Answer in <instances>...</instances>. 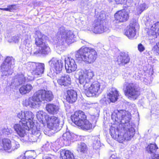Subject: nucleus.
Wrapping results in <instances>:
<instances>
[{
	"label": "nucleus",
	"instance_id": "21",
	"mask_svg": "<svg viewBox=\"0 0 159 159\" xmlns=\"http://www.w3.org/2000/svg\"><path fill=\"white\" fill-rule=\"evenodd\" d=\"M66 100L69 102H75L77 99V94L76 91L73 90H68L67 92Z\"/></svg>",
	"mask_w": 159,
	"mask_h": 159
},
{
	"label": "nucleus",
	"instance_id": "28",
	"mask_svg": "<svg viewBox=\"0 0 159 159\" xmlns=\"http://www.w3.org/2000/svg\"><path fill=\"white\" fill-rule=\"evenodd\" d=\"M158 149V148L156 144H151L147 147L146 150L152 156L157 153Z\"/></svg>",
	"mask_w": 159,
	"mask_h": 159
},
{
	"label": "nucleus",
	"instance_id": "36",
	"mask_svg": "<svg viewBox=\"0 0 159 159\" xmlns=\"http://www.w3.org/2000/svg\"><path fill=\"white\" fill-rule=\"evenodd\" d=\"M99 139L97 136L94 137V140L93 143V147L95 149H98L101 147V143L100 140H98Z\"/></svg>",
	"mask_w": 159,
	"mask_h": 159
},
{
	"label": "nucleus",
	"instance_id": "32",
	"mask_svg": "<svg viewBox=\"0 0 159 159\" xmlns=\"http://www.w3.org/2000/svg\"><path fill=\"white\" fill-rule=\"evenodd\" d=\"M87 147L85 143H81L78 144L77 150L78 152L85 154L87 151Z\"/></svg>",
	"mask_w": 159,
	"mask_h": 159
},
{
	"label": "nucleus",
	"instance_id": "47",
	"mask_svg": "<svg viewBox=\"0 0 159 159\" xmlns=\"http://www.w3.org/2000/svg\"><path fill=\"white\" fill-rule=\"evenodd\" d=\"M7 7L10 11V10L13 9H14L16 8V5H11L8 6Z\"/></svg>",
	"mask_w": 159,
	"mask_h": 159
},
{
	"label": "nucleus",
	"instance_id": "26",
	"mask_svg": "<svg viewBox=\"0 0 159 159\" xmlns=\"http://www.w3.org/2000/svg\"><path fill=\"white\" fill-rule=\"evenodd\" d=\"M149 34L151 35L159 34V22L154 24L151 27L149 32Z\"/></svg>",
	"mask_w": 159,
	"mask_h": 159
},
{
	"label": "nucleus",
	"instance_id": "45",
	"mask_svg": "<svg viewBox=\"0 0 159 159\" xmlns=\"http://www.w3.org/2000/svg\"><path fill=\"white\" fill-rule=\"evenodd\" d=\"M152 159H159V154L158 152H157V153H156L152 156H151Z\"/></svg>",
	"mask_w": 159,
	"mask_h": 159
},
{
	"label": "nucleus",
	"instance_id": "13",
	"mask_svg": "<svg viewBox=\"0 0 159 159\" xmlns=\"http://www.w3.org/2000/svg\"><path fill=\"white\" fill-rule=\"evenodd\" d=\"M103 20H95L93 26L89 29L95 33H102L105 32H108V28L103 25Z\"/></svg>",
	"mask_w": 159,
	"mask_h": 159
},
{
	"label": "nucleus",
	"instance_id": "14",
	"mask_svg": "<svg viewBox=\"0 0 159 159\" xmlns=\"http://www.w3.org/2000/svg\"><path fill=\"white\" fill-rule=\"evenodd\" d=\"M34 118V115L32 112L27 111H25V120L28 121L27 123L29 124L31 131L32 133L35 134L36 131L40 130V128L37 127V125H35L34 122H33Z\"/></svg>",
	"mask_w": 159,
	"mask_h": 159
},
{
	"label": "nucleus",
	"instance_id": "44",
	"mask_svg": "<svg viewBox=\"0 0 159 159\" xmlns=\"http://www.w3.org/2000/svg\"><path fill=\"white\" fill-rule=\"evenodd\" d=\"M19 37L18 36H15L12 38V40L15 43H18L19 40Z\"/></svg>",
	"mask_w": 159,
	"mask_h": 159
},
{
	"label": "nucleus",
	"instance_id": "3",
	"mask_svg": "<svg viewBox=\"0 0 159 159\" xmlns=\"http://www.w3.org/2000/svg\"><path fill=\"white\" fill-rule=\"evenodd\" d=\"M13 128L16 134L20 137V141L23 143L35 142L38 139L40 138L41 134L40 130L36 131L35 134L31 132L32 135L30 138L27 135L26 131H31V129L30 126L29 127L27 124L25 122L19 121L18 123L14 125Z\"/></svg>",
	"mask_w": 159,
	"mask_h": 159
},
{
	"label": "nucleus",
	"instance_id": "37",
	"mask_svg": "<svg viewBox=\"0 0 159 159\" xmlns=\"http://www.w3.org/2000/svg\"><path fill=\"white\" fill-rule=\"evenodd\" d=\"M20 147V145L18 142L16 141L11 142V152L17 150Z\"/></svg>",
	"mask_w": 159,
	"mask_h": 159
},
{
	"label": "nucleus",
	"instance_id": "20",
	"mask_svg": "<svg viewBox=\"0 0 159 159\" xmlns=\"http://www.w3.org/2000/svg\"><path fill=\"white\" fill-rule=\"evenodd\" d=\"M119 94L118 91L115 88H110L107 95V98L111 102H115L118 99Z\"/></svg>",
	"mask_w": 159,
	"mask_h": 159
},
{
	"label": "nucleus",
	"instance_id": "4",
	"mask_svg": "<svg viewBox=\"0 0 159 159\" xmlns=\"http://www.w3.org/2000/svg\"><path fill=\"white\" fill-rule=\"evenodd\" d=\"M97 56L96 51L91 48L82 47L77 51L75 54L76 60L83 61L88 63L93 62Z\"/></svg>",
	"mask_w": 159,
	"mask_h": 159
},
{
	"label": "nucleus",
	"instance_id": "12",
	"mask_svg": "<svg viewBox=\"0 0 159 159\" xmlns=\"http://www.w3.org/2000/svg\"><path fill=\"white\" fill-rule=\"evenodd\" d=\"M64 59L61 58V59L53 57L49 61L51 66L53 69L54 71L56 74L60 73L63 66Z\"/></svg>",
	"mask_w": 159,
	"mask_h": 159
},
{
	"label": "nucleus",
	"instance_id": "35",
	"mask_svg": "<svg viewBox=\"0 0 159 159\" xmlns=\"http://www.w3.org/2000/svg\"><path fill=\"white\" fill-rule=\"evenodd\" d=\"M62 138L65 141L69 143V142L72 139V137L70 133L67 132L63 134L62 135Z\"/></svg>",
	"mask_w": 159,
	"mask_h": 159
},
{
	"label": "nucleus",
	"instance_id": "43",
	"mask_svg": "<svg viewBox=\"0 0 159 159\" xmlns=\"http://www.w3.org/2000/svg\"><path fill=\"white\" fill-rule=\"evenodd\" d=\"M138 49L140 52H142L145 50L144 46L141 44L140 43L138 45Z\"/></svg>",
	"mask_w": 159,
	"mask_h": 159
},
{
	"label": "nucleus",
	"instance_id": "40",
	"mask_svg": "<svg viewBox=\"0 0 159 159\" xmlns=\"http://www.w3.org/2000/svg\"><path fill=\"white\" fill-rule=\"evenodd\" d=\"M152 52L156 55H159V43L153 47Z\"/></svg>",
	"mask_w": 159,
	"mask_h": 159
},
{
	"label": "nucleus",
	"instance_id": "1",
	"mask_svg": "<svg viewBox=\"0 0 159 159\" xmlns=\"http://www.w3.org/2000/svg\"><path fill=\"white\" fill-rule=\"evenodd\" d=\"M111 118L120 123L119 126L114 124L110 128V133L112 138L120 142L125 140H130L135 134L134 125L130 123L131 119L130 114L125 111L120 110L116 113H113Z\"/></svg>",
	"mask_w": 159,
	"mask_h": 159
},
{
	"label": "nucleus",
	"instance_id": "11",
	"mask_svg": "<svg viewBox=\"0 0 159 159\" xmlns=\"http://www.w3.org/2000/svg\"><path fill=\"white\" fill-rule=\"evenodd\" d=\"M125 93L129 98L136 99L140 95L139 89L136 84L129 83L126 87Z\"/></svg>",
	"mask_w": 159,
	"mask_h": 159
},
{
	"label": "nucleus",
	"instance_id": "18",
	"mask_svg": "<svg viewBox=\"0 0 159 159\" xmlns=\"http://www.w3.org/2000/svg\"><path fill=\"white\" fill-rule=\"evenodd\" d=\"M45 36L39 31H37L35 33V44L39 48L47 43L45 39Z\"/></svg>",
	"mask_w": 159,
	"mask_h": 159
},
{
	"label": "nucleus",
	"instance_id": "48",
	"mask_svg": "<svg viewBox=\"0 0 159 159\" xmlns=\"http://www.w3.org/2000/svg\"><path fill=\"white\" fill-rule=\"evenodd\" d=\"M106 100V99L105 98H103L100 100V102L103 104H107V102Z\"/></svg>",
	"mask_w": 159,
	"mask_h": 159
},
{
	"label": "nucleus",
	"instance_id": "8",
	"mask_svg": "<svg viewBox=\"0 0 159 159\" xmlns=\"http://www.w3.org/2000/svg\"><path fill=\"white\" fill-rule=\"evenodd\" d=\"M26 66L27 69L36 77L40 76L45 69L44 64L42 63L29 62L26 63Z\"/></svg>",
	"mask_w": 159,
	"mask_h": 159
},
{
	"label": "nucleus",
	"instance_id": "31",
	"mask_svg": "<svg viewBox=\"0 0 159 159\" xmlns=\"http://www.w3.org/2000/svg\"><path fill=\"white\" fill-rule=\"evenodd\" d=\"M44 94V101L50 102L53 100L54 96L51 91H46L45 90V93Z\"/></svg>",
	"mask_w": 159,
	"mask_h": 159
},
{
	"label": "nucleus",
	"instance_id": "50",
	"mask_svg": "<svg viewBox=\"0 0 159 159\" xmlns=\"http://www.w3.org/2000/svg\"><path fill=\"white\" fill-rule=\"evenodd\" d=\"M110 159H120L118 157L114 155H112L110 157Z\"/></svg>",
	"mask_w": 159,
	"mask_h": 159
},
{
	"label": "nucleus",
	"instance_id": "7",
	"mask_svg": "<svg viewBox=\"0 0 159 159\" xmlns=\"http://www.w3.org/2000/svg\"><path fill=\"white\" fill-rule=\"evenodd\" d=\"M75 36L72 31L66 30L65 28L62 26L60 28L57 34L59 41L60 42L61 41L62 44H63L65 41L68 44L73 43L75 41Z\"/></svg>",
	"mask_w": 159,
	"mask_h": 159
},
{
	"label": "nucleus",
	"instance_id": "16",
	"mask_svg": "<svg viewBox=\"0 0 159 159\" xmlns=\"http://www.w3.org/2000/svg\"><path fill=\"white\" fill-rule=\"evenodd\" d=\"M65 67L66 71L70 73L72 71H75L77 69V65L75 60L70 57H68L64 59Z\"/></svg>",
	"mask_w": 159,
	"mask_h": 159
},
{
	"label": "nucleus",
	"instance_id": "34",
	"mask_svg": "<svg viewBox=\"0 0 159 159\" xmlns=\"http://www.w3.org/2000/svg\"><path fill=\"white\" fill-rule=\"evenodd\" d=\"M31 153L30 151H26L25 153L20 156L19 159H35V158L30 154Z\"/></svg>",
	"mask_w": 159,
	"mask_h": 159
},
{
	"label": "nucleus",
	"instance_id": "38",
	"mask_svg": "<svg viewBox=\"0 0 159 159\" xmlns=\"http://www.w3.org/2000/svg\"><path fill=\"white\" fill-rule=\"evenodd\" d=\"M148 8L147 5L145 3H143L140 4L137 8V10L139 12L140 14L145 9Z\"/></svg>",
	"mask_w": 159,
	"mask_h": 159
},
{
	"label": "nucleus",
	"instance_id": "51",
	"mask_svg": "<svg viewBox=\"0 0 159 159\" xmlns=\"http://www.w3.org/2000/svg\"><path fill=\"white\" fill-rule=\"evenodd\" d=\"M0 10L6 11H9L8 7L6 8H0Z\"/></svg>",
	"mask_w": 159,
	"mask_h": 159
},
{
	"label": "nucleus",
	"instance_id": "33",
	"mask_svg": "<svg viewBox=\"0 0 159 159\" xmlns=\"http://www.w3.org/2000/svg\"><path fill=\"white\" fill-rule=\"evenodd\" d=\"M37 117L38 120L40 122L43 123V120L45 118L46 120L47 121V118H46V116L48 115H46V114L45 112L42 111H39L37 113Z\"/></svg>",
	"mask_w": 159,
	"mask_h": 159
},
{
	"label": "nucleus",
	"instance_id": "9",
	"mask_svg": "<svg viewBox=\"0 0 159 159\" xmlns=\"http://www.w3.org/2000/svg\"><path fill=\"white\" fill-rule=\"evenodd\" d=\"M47 118L48 127L50 129L57 132L60 130L64 125L63 121H61L57 117L54 116H46Z\"/></svg>",
	"mask_w": 159,
	"mask_h": 159
},
{
	"label": "nucleus",
	"instance_id": "42",
	"mask_svg": "<svg viewBox=\"0 0 159 159\" xmlns=\"http://www.w3.org/2000/svg\"><path fill=\"white\" fill-rule=\"evenodd\" d=\"M1 131L2 134L5 135H8L11 133L10 129L7 128H4Z\"/></svg>",
	"mask_w": 159,
	"mask_h": 159
},
{
	"label": "nucleus",
	"instance_id": "52",
	"mask_svg": "<svg viewBox=\"0 0 159 159\" xmlns=\"http://www.w3.org/2000/svg\"><path fill=\"white\" fill-rule=\"evenodd\" d=\"M134 0H127V1H129L130 2V3H132L133 2H134Z\"/></svg>",
	"mask_w": 159,
	"mask_h": 159
},
{
	"label": "nucleus",
	"instance_id": "24",
	"mask_svg": "<svg viewBox=\"0 0 159 159\" xmlns=\"http://www.w3.org/2000/svg\"><path fill=\"white\" fill-rule=\"evenodd\" d=\"M46 108L47 111L50 114H57L59 111L58 106L53 104L49 103L46 106Z\"/></svg>",
	"mask_w": 159,
	"mask_h": 159
},
{
	"label": "nucleus",
	"instance_id": "41",
	"mask_svg": "<svg viewBox=\"0 0 159 159\" xmlns=\"http://www.w3.org/2000/svg\"><path fill=\"white\" fill-rule=\"evenodd\" d=\"M110 2L115 1L118 4H123L127 2V0H108Z\"/></svg>",
	"mask_w": 159,
	"mask_h": 159
},
{
	"label": "nucleus",
	"instance_id": "25",
	"mask_svg": "<svg viewBox=\"0 0 159 159\" xmlns=\"http://www.w3.org/2000/svg\"><path fill=\"white\" fill-rule=\"evenodd\" d=\"M60 152V159H74L73 153L68 150H61Z\"/></svg>",
	"mask_w": 159,
	"mask_h": 159
},
{
	"label": "nucleus",
	"instance_id": "46",
	"mask_svg": "<svg viewBox=\"0 0 159 159\" xmlns=\"http://www.w3.org/2000/svg\"><path fill=\"white\" fill-rule=\"evenodd\" d=\"M105 17V14L104 13H102L100 14L99 19L100 20H104Z\"/></svg>",
	"mask_w": 159,
	"mask_h": 159
},
{
	"label": "nucleus",
	"instance_id": "17",
	"mask_svg": "<svg viewBox=\"0 0 159 159\" xmlns=\"http://www.w3.org/2000/svg\"><path fill=\"white\" fill-rule=\"evenodd\" d=\"M51 52L50 48L47 43L43 46L40 47L38 49H36L34 52V54L36 56L42 55L45 56L49 54Z\"/></svg>",
	"mask_w": 159,
	"mask_h": 159
},
{
	"label": "nucleus",
	"instance_id": "27",
	"mask_svg": "<svg viewBox=\"0 0 159 159\" xmlns=\"http://www.w3.org/2000/svg\"><path fill=\"white\" fill-rule=\"evenodd\" d=\"M2 143L3 149L9 152H11V141L8 139H4Z\"/></svg>",
	"mask_w": 159,
	"mask_h": 159
},
{
	"label": "nucleus",
	"instance_id": "49",
	"mask_svg": "<svg viewBox=\"0 0 159 159\" xmlns=\"http://www.w3.org/2000/svg\"><path fill=\"white\" fill-rule=\"evenodd\" d=\"M24 44H25V45L27 47L30 46V41L28 39H26L24 42Z\"/></svg>",
	"mask_w": 159,
	"mask_h": 159
},
{
	"label": "nucleus",
	"instance_id": "2",
	"mask_svg": "<svg viewBox=\"0 0 159 159\" xmlns=\"http://www.w3.org/2000/svg\"><path fill=\"white\" fill-rule=\"evenodd\" d=\"M78 75L79 83L84 89L85 93L88 97L98 96L106 86V83L103 81H95L90 85V82L94 75V72L91 70L85 72L80 71Z\"/></svg>",
	"mask_w": 159,
	"mask_h": 159
},
{
	"label": "nucleus",
	"instance_id": "30",
	"mask_svg": "<svg viewBox=\"0 0 159 159\" xmlns=\"http://www.w3.org/2000/svg\"><path fill=\"white\" fill-rule=\"evenodd\" d=\"M32 89L31 85L28 84L21 87L19 90L21 94H25L30 92Z\"/></svg>",
	"mask_w": 159,
	"mask_h": 159
},
{
	"label": "nucleus",
	"instance_id": "10",
	"mask_svg": "<svg viewBox=\"0 0 159 159\" xmlns=\"http://www.w3.org/2000/svg\"><path fill=\"white\" fill-rule=\"evenodd\" d=\"M15 60L12 57H7L0 66L2 75H7L12 73V67L15 64Z\"/></svg>",
	"mask_w": 159,
	"mask_h": 159
},
{
	"label": "nucleus",
	"instance_id": "29",
	"mask_svg": "<svg viewBox=\"0 0 159 159\" xmlns=\"http://www.w3.org/2000/svg\"><path fill=\"white\" fill-rule=\"evenodd\" d=\"M25 81V77L22 74H17L15 76L14 81L17 85L24 84Z\"/></svg>",
	"mask_w": 159,
	"mask_h": 159
},
{
	"label": "nucleus",
	"instance_id": "22",
	"mask_svg": "<svg viewBox=\"0 0 159 159\" xmlns=\"http://www.w3.org/2000/svg\"><path fill=\"white\" fill-rule=\"evenodd\" d=\"M57 82L61 85L68 86L71 83V78L69 75L65 74L57 80Z\"/></svg>",
	"mask_w": 159,
	"mask_h": 159
},
{
	"label": "nucleus",
	"instance_id": "6",
	"mask_svg": "<svg viewBox=\"0 0 159 159\" xmlns=\"http://www.w3.org/2000/svg\"><path fill=\"white\" fill-rule=\"evenodd\" d=\"M45 90H39L34 93L32 97L25 100V105L33 108L38 107L39 103L44 101Z\"/></svg>",
	"mask_w": 159,
	"mask_h": 159
},
{
	"label": "nucleus",
	"instance_id": "53",
	"mask_svg": "<svg viewBox=\"0 0 159 159\" xmlns=\"http://www.w3.org/2000/svg\"><path fill=\"white\" fill-rule=\"evenodd\" d=\"M2 58V56L0 54V60H1V58Z\"/></svg>",
	"mask_w": 159,
	"mask_h": 159
},
{
	"label": "nucleus",
	"instance_id": "54",
	"mask_svg": "<svg viewBox=\"0 0 159 159\" xmlns=\"http://www.w3.org/2000/svg\"><path fill=\"white\" fill-rule=\"evenodd\" d=\"M84 42H85L84 41H82V43H84Z\"/></svg>",
	"mask_w": 159,
	"mask_h": 159
},
{
	"label": "nucleus",
	"instance_id": "23",
	"mask_svg": "<svg viewBox=\"0 0 159 159\" xmlns=\"http://www.w3.org/2000/svg\"><path fill=\"white\" fill-rule=\"evenodd\" d=\"M125 34L129 39H132L134 38L136 35V30L134 25H129L128 28L125 32Z\"/></svg>",
	"mask_w": 159,
	"mask_h": 159
},
{
	"label": "nucleus",
	"instance_id": "56",
	"mask_svg": "<svg viewBox=\"0 0 159 159\" xmlns=\"http://www.w3.org/2000/svg\"><path fill=\"white\" fill-rule=\"evenodd\" d=\"M51 75H50V76L51 77Z\"/></svg>",
	"mask_w": 159,
	"mask_h": 159
},
{
	"label": "nucleus",
	"instance_id": "15",
	"mask_svg": "<svg viewBox=\"0 0 159 159\" xmlns=\"http://www.w3.org/2000/svg\"><path fill=\"white\" fill-rule=\"evenodd\" d=\"M115 21L116 23L124 22L129 18V13L125 9L118 11L114 15Z\"/></svg>",
	"mask_w": 159,
	"mask_h": 159
},
{
	"label": "nucleus",
	"instance_id": "5",
	"mask_svg": "<svg viewBox=\"0 0 159 159\" xmlns=\"http://www.w3.org/2000/svg\"><path fill=\"white\" fill-rule=\"evenodd\" d=\"M72 121L83 130H89L92 128V125L86 120V116L81 111H76L71 116Z\"/></svg>",
	"mask_w": 159,
	"mask_h": 159
},
{
	"label": "nucleus",
	"instance_id": "55",
	"mask_svg": "<svg viewBox=\"0 0 159 159\" xmlns=\"http://www.w3.org/2000/svg\"><path fill=\"white\" fill-rule=\"evenodd\" d=\"M47 159H51V158H50V157H48V158H47Z\"/></svg>",
	"mask_w": 159,
	"mask_h": 159
},
{
	"label": "nucleus",
	"instance_id": "39",
	"mask_svg": "<svg viewBox=\"0 0 159 159\" xmlns=\"http://www.w3.org/2000/svg\"><path fill=\"white\" fill-rule=\"evenodd\" d=\"M17 117L19 119H21V120L23 122H25L27 124V121L25 120V111L23 112L21 111L18 113L17 115Z\"/></svg>",
	"mask_w": 159,
	"mask_h": 159
},
{
	"label": "nucleus",
	"instance_id": "19",
	"mask_svg": "<svg viewBox=\"0 0 159 159\" xmlns=\"http://www.w3.org/2000/svg\"><path fill=\"white\" fill-rule=\"evenodd\" d=\"M130 58L127 54L124 52H121L117 58V62L119 65H124L129 63Z\"/></svg>",
	"mask_w": 159,
	"mask_h": 159
}]
</instances>
